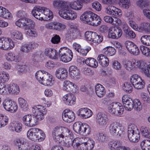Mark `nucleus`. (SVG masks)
<instances>
[{
	"label": "nucleus",
	"instance_id": "39",
	"mask_svg": "<svg viewBox=\"0 0 150 150\" xmlns=\"http://www.w3.org/2000/svg\"><path fill=\"white\" fill-rule=\"evenodd\" d=\"M11 37L14 39L21 40L23 39V35L21 33L16 30H13L11 31Z\"/></svg>",
	"mask_w": 150,
	"mask_h": 150
},
{
	"label": "nucleus",
	"instance_id": "62",
	"mask_svg": "<svg viewBox=\"0 0 150 150\" xmlns=\"http://www.w3.org/2000/svg\"><path fill=\"white\" fill-rule=\"evenodd\" d=\"M119 4L122 7L127 9L129 6V0H120Z\"/></svg>",
	"mask_w": 150,
	"mask_h": 150
},
{
	"label": "nucleus",
	"instance_id": "7",
	"mask_svg": "<svg viewBox=\"0 0 150 150\" xmlns=\"http://www.w3.org/2000/svg\"><path fill=\"white\" fill-rule=\"evenodd\" d=\"M45 108L41 105H38L37 106L32 108V110L34 114L36 120L40 121L44 118V113L45 112Z\"/></svg>",
	"mask_w": 150,
	"mask_h": 150
},
{
	"label": "nucleus",
	"instance_id": "63",
	"mask_svg": "<svg viewBox=\"0 0 150 150\" xmlns=\"http://www.w3.org/2000/svg\"><path fill=\"white\" fill-rule=\"evenodd\" d=\"M29 43L25 44L21 46L20 50L22 52L27 53L31 51Z\"/></svg>",
	"mask_w": 150,
	"mask_h": 150
},
{
	"label": "nucleus",
	"instance_id": "22",
	"mask_svg": "<svg viewBox=\"0 0 150 150\" xmlns=\"http://www.w3.org/2000/svg\"><path fill=\"white\" fill-rule=\"evenodd\" d=\"M44 75V77L41 84L46 86H52L54 83V80L53 76L47 72H46V74Z\"/></svg>",
	"mask_w": 150,
	"mask_h": 150
},
{
	"label": "nucleus",
	"instance_id": "32",
	"mask_svg": "<svg viewBox=\"0 0 150 150\" xmlns=\"http://www.w3.org/2000/svg\"><path fill=\"white\" fill-rule=\"evenodd\" d=\"M91 131V129L88 125L86 124H83L82 123L81 129L78 134L86 135L89 134Z\"/></svg>",
	"mask_w": 150,
	"mask_h": 150
},
{
	"label": "nucleus",
	"instance_id": "47",
	"mask_svg": "<svg viewBox=\"0 0 150 150\" xmlns=\"http://www.w3.org/2000/svg\"><path fill=\"white\" fill-rule=\"evenodd\" d=\"M140 137V133L138 131V133H135L132 136L128 138L129 140L133 143H137L139 140Z\"/></svg>",
	"mask_w": 150,
	"mask_h": 150
},
{
	"label": "nucleus",
	"instance_id": "57",
	"mask_svg": "<svg viewBox=\"0 0 150 150\" xmlns=\"http://www.w3.org/2000/svg\"><path fill=\"white\" fill-rule=\"evenodd\" d=\"M137 64L136 65L139 67V68L141 69L142 71L144 73L148 66L147 64L142 61H139L137 62Z\"/></svg>",
	"mask_w": 150,
	"mask_h": 150
},
{
	"label": "nucleus",
	"instance_id": "61",
	"mask_svg": "<svg viewBox=\"0 0 150 150\" xmlns=\"http://www.w3.org/2000/svg\"><path fill=\"white\" fill-rule=\"evenodd\" d=\"M121 145V142L120 141H117L116 142H110L109 146L111 150H115L118 149Z\"/></svg>",
	"mask_w": 150,
	"mask_h": 150
},
{
	"label": "nucleus",
	"instance_id": "18",
	"mask_svg": "<svg viewBox=\"0 0 150 150\" xmlns=\"http://www.w3.org/2000/svg\"><path fill=\"white\" fill-rule=\"evenodd\" d=\"M76 114L80 118L82 119H86L92 116V112L89 109L82 108L80 109L77 111Z\"/></svg>",
	"mask_w": 150,
	"mask_h": 150
},
{
	"label": "nucleus",
	"instance_id": "10",
	"mask_svg": "<svg viewBox=\"0 0 150 150\" xmlns=\"http://www.w3.org/2000/svg\"><path fill=\"white\" fill-rule=\"evenodd\" d=\"M22 120L23 124L28 127H33L37 124V120L33 115H26L23 117Z\"/></svg>",
	"mask_w": 150,
	"mask_h": 150
},
{
	"label": "nucleus",
	"instance_id": "8",
	"mask_svg": "<svg viewBox=\"0 0 150 150\" xmlns=\"http://www.w3.org/2000/svg\"><path fill=\"white\" fill-rule=\"evenodd\" d=\"M15 46L14 42L10 38L0 37V48L4 50H9Z\"/></svg>",
	"mask_w": 150,
	"mask_h": 150
},
{
	"label": "nucleus",
	"instance_id": "43",
	"mask_svg": "<svg viewBox=\"0 0 150 150\" xmlns=\"http://www.w3.org/2000/svg\"><path fill=\"white\" fill-rule=\"evenodd\" d=\"M133 108L135 110L137 111H140L142 108V105L140 101L138 99L134 100Z\"/></svg>",
	"mask_w": 150,
	"mask_h": 150
},
{
	"label": "nucleus",
	"instance_id": "31",
	"mask_svg": "<svg viewBox=\"0 0 150 150\" xmlns=\"http://www.w3.org/2000/svg\"><path fill=\"white\" fill-rule=\"evenodd\" d=\"M42 12L43 14V16H45V20H47L52 19L53 17V15L52 11L46 7H42Z\"/></svg>",
	"mask_w": 150,
	"mask_h": 150
},
{
	"label": "nucleus",
	"instance_id": "41",
	"mask_svg": "<svg viewBox=\"0 0 150 150\" xmlns=\"http://www.w3.org/2000/svg\"><path fill=\"white\" fill-rule=\"evenodd\" d=\"M9 79V75L6 72H3L0 74V83L2 84L7 82Z\"/></svg>",
	"mask_w": 150,
	"mask_h": 150
},
{
	"label": "nucleus",
	"instance_id": "45",
	"mask_svg": "<svg viewBox=\"0 0 150 150\" xmlns=\"http://www.w3.org/2000/svg\"><path fill=\"white\" fill-rule=\"evenodd\" d=\"M142 150H150V140H146L143 141L140 144Z\"/></svg>",
	"mask_w": 150,
	"mask_h": 150
},
{
	"label": "nucleus",
	"instance_id": "44",
	"mask_svg": "<svg viewBox=\"0 0 150 150\" xmlns=\"http://www.w3.org/2000/svg\"><path fill=\"white\" fill-rule=\"evenodd\" d=\"M149 23H143L141 24L138 28V30L139 32H142L144 31H149Z\"/></svg>",
	"mask_w": 150,
	"mask_h": 150
},
{
	"label": "nucleus",
	"instance_id": "29",
	"mask_svg": "<svg viewBox=\"0 0 150 150\" xmlns=\"http://www.w3.org/2000/svg\"><path fill=\"white\" fill-rule=\"evenodd\" d=\"M95 92L97 96L100 98L102 97L105 93V88L102 85L99 84L96 85Z\"/></svg>",
	"mask_w": 150,
	"mask_h": 150
},
{
	"label": "nucleus",
	"instance_id": "49",
	"mask_svg": "<svg viewBox=\"0 0 150 150\" xmlns=\"http://www.w3.org/2000/svg\"><path fill=\"white\" fill-rule=\"evenodd\" d=\"M46 71L44 73L41 71H37L35 74V76L37 79L41 83H42L44 77V75L46 74Z\"/></svg>",
	"mask_w": 150,
	"mask_h": 150
},
{
	"label": "nucleus",
	"instance_id": "9",
	"mask_svg": "<svg viewBox=\"0 0 150 150\" xmlns=\"http://www.w3.org/2000/svg\"><path fill=\"white\" fill-rule=\"evenodd\" d=\"M125 45L127 50L131 54L135 55H138L139 54V50L134 42L127 40L125 42Z\"/></svg>",
	"mask_w": 150,
	"mask_h": 150
},
{
	"label": "nucleus",
	"instance_id": "36",
	"mask_svg": "<svg viewBox=\"0 0 150 150\" xmlns=\"http://www.w3.org/2000/svg\"><path fill=\"white\" fill-rule=\"evenodd\" d=\"M136 126L134 125L131 124L128 125L127 130V135L128 138L135 134V133H138V131H136Z\"/></svg>",
	"mask_w": 150,
	"mask_h": 150
},
{
	"label": "nucleus",
	"instance_id": "23",
	"mask_svg": "<svg viewBox=\"0 0 150 150\" xmlns=\"http://www.w3.org/2000/svg\"><path fill=\"white\" fill-rule=\"evenodd\" d=\"M6 89L8 92L10 94H17L19 91V88L18 85L15 83H12L7 86Z\"/></svg>",
	"mask_w": 150,
	"mask_h": 150
},
{
	"label": "nucleus",
	"instance_id": "17",
	"mask_svg": "<svg viewBox=\"0 0 150 150\" xmlns=\"http://www.w3.org/2000/svg\"><path fill=\"white\" fill-rule=\"evenodd\" d=\"M4 108L6 110L11 112H15L17 110V105L12 103L11 100H5L3 103Z\"/></svg>",
	"mask_w": 150,
	"mask_h": 150
},
{
	"label": "nucleus",
	"instance_id": "53",
	"mask_svg": "<svg viewBox=\"0 0 150 150\" xmlns=\"http://www.w3.org/2000/svg\"><path fill=\"white\" fill-rule=\"evenodd\" d=\"M62 130L60 137L62 138L64 137H67L71 135V132L68 128L62 127Z\"/></svg>",
	"mask_w": 150,
	"mask_h": 150
},
{
	"label": "nucleus",
	"instance_id": "26",
	"mask_svg": "<svg viewBox=\"0 0 150 150\" xmlns=\"http://www.w3.org/2000/svg\"><path fill=\"white\" fill-rule=\"evenodd\" d=\"M81 60L83 63H85L87 65L93 68H96L98 65V63L96 59L92 58H88L85 60L83 58H81Z\"/></svg>",
	"mask_w": 150,
	"mask_h": 150
},
{
	"label": "nucleus",
	"instance_id": "54",
	"mask_svg": "<svg viewBox=\"0 0 150 150\" xmlns=\"http://www.w3.org/2000/svg\"><path fill=\"white\" fill-rule=\"evenodd\" d=\"M122 88L124 91L128 93H131L133 90L132 86L130 83H124Z\"/></svg>",
	"mask_w": 150,
	"mask_h": 150
},
{
	"label": "nucleus",
	"instance_id": "35",
	"mask_svg": "<svg viewBox=\"0 0 150 150\" xmlns=\"http://www.w3.org/2000/svg\"><path fill=\"white\" fill-rule=\"evenodd\" d=\"M19 105L22 110L25 111L28 109V106L27 101L22 98H19L18 99Z\"/></svg>",
	"mask_w": 150,
	"mask_h": 150
},
{
	"label": "nucleus",
	"instance_id": "11",
	"mask_svg": "<svg viewBox=\"0 0 150 150\" xmlns=\"http://www.w3.org/2000/svg\"><path fill=\"white\" fill-rule=\"evenodd\" d=\"M122 34V32L120 28L114 27L109 29L108 37L112 39H117L121 36Z\"/></svg>",
	"mask_w": 150,
	"mask_h": 150
},
{
	"label": "nucleus",
	"instance_id": "28",
	"mask_svg": "<svg viewBox=\"0 0 150 150\" xmlns=\"http://www.w3.org/2000/svg\"><path fill=\"white\" fill-rule=\"evenodd\" d=\"M98 60L99 64L103 67H106L109 64V61L108 58L103 54L98 56Z\"/></svg>",
	"mask_w": 150,
	"mask_h": 150
},
{
	"label": "nucleus",
	"instance_id": "12",
	"mask_svg": "<svg viewBox=\"0 0 150 150\" xmlns=\"http://www.w3.org/2000/svg\"><path fill=\"white\" fill-rule=\"evenodd\" d=\"M108 121V117L105 114L99 112L97 114L96 122L98 126L103 127L107 125Z\"/></svg>",
	"mask_w": 150,
	"mask_h": 150
},
{
	"label": "nucleus",
	"instance_id": "37",
	"mask_svg": "<svg viewBox=\"0 0 150 150\" xmlns=\"http://www.w3.org/2000/svg\"><path fill=\"white\" fill-rule=\"evenodd\" d=\"M76 26L71 25L70 28L68 29L66 35L68 37H71L73 38H76L75 35V32L76 31Z\"/></svg>",
	"mask_w": 150,
	"mask_h": 150
},
{
	"label": "nucleus",
	"instance_id": "60",
	"mask_svg": "<svg viewBox=\"0 0 150 150\" xmlns=\"http://www.w3.org/2000/svg\"><path fill=\"white\" fill-rule=\"evenodd\" d=\"M25 25V31L28 30V29H30L33 28L34 25V24L33 21L30 19L27 18Z\"/></svg>",
	"mask_w": 150,
	"mask_h": 150
},
{
	"label": "nucleus",
	"instance_id": "55",
	"mask_svg": "<svg viewBox=\"0 0 150 150\" xmlns=\"http://www.w3.org/2000/svg\"><path fill=\"white\" fill-rule=\"evenodd\" d=\"M145 83L142 79L139 82H137L136 84H134L133 86L136 89L138 90L143 89L145 86Z\"/></svg>",
	"mask_w": 150,
	"mask_h": 150
},
{
	"label": "nucleus",
	"instance_id": "15",
	"mask_svg": "<svg viewBox=\"0 0 150 150\" xmlns=\"http://www.w3.org/2000/svg\"><path fill=\"white\" fill-rule=\"evenodd\" d=\"M105 12L108 15L119 17L122 15V11L114 6L109 5L106 7Z\"/></svg>",
	"mask_w": 150,
	"mask_h": 150
},
{
	"label": "nucleus",
	"instance_id": "42",
	"mask_svg": "<svg viewBox=\"0 0 150 150\" xmlns=\"http://www.w3.org/2000/svg\"><path fill=\"white\" fill-rule=\"evenodd\" d=\"M104 51L105 54L109 56L113 55L116 52V50L114 47H110L104 49Z\"/></svg>",
	"mask_w": 150,
	"mask_h": 150
},
{
	"label": "nucleus",
	"instance_id": "27",
	"mask_svg": "<svg viewBox=\"0 0 150 150\" xmlns=\"http://www.w3.org/2000/svg\"><path fill=\"white\" fill-rule=\"evenodd\" d=\"M62 127L58 126L55 127L52 131V136L53 139L55 141L57 140V139L60 137L61 132L62 130Z\"/></svg>",
	"mask_w": 150,
	"mask_h": 150
},
{
	"label": "nucleus",
	"instance_id": "56",
	"mask_svg": "<svg viewBox=\"0 0 150 150\" xmlns=\"http://www.w3.org/2000/svg\"><path fill=\"white\" fill-rule=\"evenodd\" d=\"M142 79V78L138 75L135 74L133 75L131 77L130 81L133 85L136 84L137 82H139Z\"/></svg>",
	"mask_w": 150,
	"mask_h": 150
},
{
	"label": "nucleus",
	"instance_id": "14",
	"mask_svg": "<svg viewBox=\"0 0 150 150\" xmlns=\"http://www.w3.org/2000/svg\"><path fill=\"white\" fill-rule=\"evenodd\" d=\"M62 117L63 120L65 122L70 123L74 120L75 117L73 111L67 109L63 112Z\"/></svg>",
	"mask_w": 150,
	"mask_h": 150
},
{
	"label": "nucleus",
	"instance_id": "13",
	"mask_svg": "<svg viewBox=\"0 0 150 150\" xmlns=\"http://www.w3.org/2000/svg\"><path fill=\"white\" fill-rule=\"evenodd\" d=\"M45 27L47 29L61 31L65 28L66 26L62 23L54 22L46 24Z\"/></svg>",
	"mask_w": 150,
	"mask_h": 150
},
{
	"label": "nucleus",
	"instance_id": "19",
	"mask_svg": "<svg viewBox=\"0 0 150 150\" xmlns=\"http://www.w3.org/2000/svg\"><path fill=\"white\" fill-rule=\"evenodd\" d=\"M42 7L37 6H35L31 11L32 14L36 19L40 20L44 19L43 14L42 12Z\"/></svg>",
	"mask_w": 150,
	"mask_h": 150
},
{
	"label": "nucleus",
	"instance_id": "5",
	"mask_svg": "<svg viewBox=\"0 0 150 150\" xmlns=\"http://www.w3.org/2000/svg\"><path fill=\"white\" fill-rule=\"evenodd\" d=\"M58 55L60 60L64 62H68L71 61L73 57V54L71 50L67 47L61 48L58 52Z\"/></svg>",
	"mask_w": 150,
	"mask_h": 150
},
{
	"label": "nucleus",
	"instance_id": "50",
	"mask_svg": "<svg viewBox=\"0 0 150 150\" xmlns=\"http://www.w3.org/2000/svg\"><path fill=\"white\" fill-rule=\"evenodd\" d=\"M140 50L142 54L146 57L150 56V49L146 47L141 45L140 47Z\"/></svg>",
	"mask_w": 150,
	"mask_h": 150
},
{
	"label": "nucleus",
	"instance_id": "33",
	"mask_svg": "<svg viewBox=\"0 0 150 150\" xmlns=\"http://www.w3.org/2000/svg\"><path fill=\"white\" fill-rule=\"evenodd\" d=\"M67 4L69 7L70 10H71L70 8L75 10H79L81 8L82 6L81 3L78 2L77 0V1H74L71 3H67Z\"/></svg>",
	"mask_w": 150,
	"mask_h": 150
},
{
	"label": "nucleus",
	"instance_id": "34",
	"mask_svg": "<svg viewBox=\"0 0 150 150\" xmlns=\"http://www.w3.org/2000/svg\"><path fill=\"white\" fill-rule=\"evenodd\" d=\"M85 141V143L86 145L87 150H92L94 146V142L88 137L83 138Z\"/></svg>",
	"mask_w": 150,
	"mask_h": 150
},
{
	"label": "nucleus",
	"instance_id": "4",
	"mask_svg": "<svg viewBox=\"0 0 150 150\" xmlns=\"http://www.w3.org/2000/svg\"><path fill=\"white\" fill-rule=\"evenodd\" d=\"M109 129L110 134L114 136H122L125 133L124 127L118 122H113L111 124Z\"/></svg>",
	"mask_w": 150,
	"mask_h": 150
},
{
	"label": "nucleus",
	"instance_id": "16",
	"mask_svg": "<svg viewBox=\"0 0 150 150\" xmlns=\"http://www.w3.org/2000/svg\"><path fill=\"white\" fill-rule=\"evenodd\" d=\"M122 101L125 109L131 111L133 108L134 100L127 95H124L122 97Z\"/></svg>",
	"mask_w": 150,
	"mask_h": 150
},
{
	"label": "nucleus",
	"instance_id": "21",
	"mask_svg": "<svg viewBox=\"0 0 150 150\" xmlns=\"http://www.w3.org/2000/svg\"><path fill=\"white\" fill-rule=\"evenodd\" d=\"M55 76L57 78L61 80H65L68 76V71L66 69L60 68L55 72Z\"/></svg>",
	"mask_w": 150,
	"mask_h": 150
},
{
	"label": "nucleus",
	"instance_id": "1",
	"mask_svg": "<svg viewBox=\"0 0 150 150\" xmlns=\"http://www.w3.org/2000/svg\"><path fill=\"white\" fill-rule=\"evenodd\" d=\"M53 5L55 8H59L61 7L62 8V10L60 11L59 13L60 16L63 18L68 20H72L76 18V13L69 9V7L67 2L54 1Z\"/></svg>",
	"mask_w": 150,
	"mask_h": 150
},
{
	"label": "nucleus",
	"instance_id": "3",
	"mask_svg": "<svg viewBox=\"0 0 150 150\" xmlns=\"http://www.w3.org/2000/svg\"><path fill=\"white\" fill-rule=\"evenodd\" d=\"M27 135L30 139L35 142L43 141L45 137V134L42 131L35 128L30 129L27 132Z\"/></svg>",
	"mask_w": 150,
	"mask_h": 150
},
{
	"label": "nucleus",
	"instance_id": "38",
	"mask_svg": "<svg viewBox=\"0 0 150 150\" xmlns=\"http://www.w3.org/2000/svg\"><path fill=\"white\" fill-rule=\"evenodd\" d=\"M10 13L5 8L0 6V16L7 18L10 17Z\"/></svg>",
	"mask_w": 150,
	"mask_h": 150
},
{
	"label": "nucleus",
	"instance_id": "46",
	"mask_svg": "<svg viewBox=\"0 0 150 150\" xmlns=\"http://www.w3.org/2000/svg\"><path fill=\"white\" fill-rule=\"evenodd\" d=\"M137 4L141 8L147 7L150 4V1L148 0H139L137 1Z\"/></svg>",
	"mask_w": 150,
	"mask_h": 150
},
{
	"label": "nucleus",
	"instance_id": "24",
	"mask_svg": "<svg viewBox=\"0 0 150 150\" xmlns=\"http://www.w3.org/2000/svg\"><path fill=\"white\" fill-rule=\"evenodd\" d=\"M77 88V86L76 85L69 81L66 80L64 82L63 89L64 91L70 92L74 88L76 89Z\"/></svg>",
	"mask_w": 150,
	"mask_h": 150
},
{
	"label": "nucleus",
	"instance_id": "64",
	"mask_svg": "<svg viewBox=\"0 0 150 150\" xmlns=\"http://www.w3.org/2000/svg\"><path fill=\"white\" fill-rule=\"evenodd\" d=\"M92 8L96 11H100L101 10V5L99 2L95 1L92 4Z\"/></svg>",
	"mask_w": 150,
	"mask_h": 150
},
{
	"label": "nucleus",
	"instance_id": "40",
	"mask_svg": "<svg viewBox=\"0 0 150 150\" xmlns=\"http://www.w3.org/2000/svg\"><path fill=\"white\" fill-rule=\"evenodd\" d=\"M8 117L0 113V127L6 125L8 123Z\"/></svg>",
	"mask_w": 150,
	"mask_h": 150
},
{
	"label": "nucleus",
	"instance_id": "58",
	"mask_svg": "<svg viewBox=\"0 0 150 150\" xmlns=\"http://www.w3.org/2000/svg\"><path fill=\"white\" fill-rule=\"evenodd\" d=\"M82 124V123L80 122H75L73 126V128L74 131L77 133H78L80 129H81Z\"/></svg>",
	"mask_w": 150,
	"mask_h": 150
},
{
	"label": "nucleus",
	"instance_id": "51",
	"mask_svg": "<svg viewBox=\"0 0 150 150\" xmlns=\"http://www.w3.org/2000/svg\"><path fill=\"white\" fill-rule=\"evenodd\" d=\"M141 40L143 44L146 45H150V35H146L142 36L141 38Z\"/></svg>",
	"mask_w": 150,
	"mask_h": 150
},
{
	"label": "nucleus",
	"instance_id": "59",
	"mask_svg": "<svg viewBox=\"0 0 150 150\" xmlns=\"http://www.w3.org/2000/svg\"><path fill=\"white\" fill-rule=\"evenodd\" d=\"M96 136L98 140L100 142H104L106 141L108 138L106 135L103 133H98L97 134Z\"/></svg>",
	"mask_w": 150,
	"mask_h": 150
},
{
	"label": "nucleus",
	"instance_id": "20",
	"mask_svg": "<svg viewBox=\"0 0 150 150\" xmlns=\"http://www.w3.org/2000/svg\"><path fill=\"white\" fill-rule=\"evenodd\" d=\"M62 99L65 104L71 105L75 103L76 97L72 93H68L64 96Z\"/></svg>",
	"mask_w": 150,
	"mask_h": 150
},
{
	"label": "nucleus",
	"instance_id": "2",
	"mask_svg": "<svg viewBox=\"0 0 150 150\" xmlns=\"http://www.w3.org/2000/svg\"><path fill=\"white\" fill-rule=\"evenodd\" d=\"M80 19L84 23L93 26L99 25L101 21L99 16L90 11L84 12L80 17Z\"/></svg>",
	"mask_w": 150,
	"mask_h": 150
},
{
	"label": "nucleus",
	"instance_id": "52",
	"mask_svg": "<svg viewBox=\"0 0 150 150\" xmlns=\"http://www.w3.org/2000/svg\"><path fill=\"white\" fill-rule=\"evenodd\" d=\"M83 140V138H76L74 139L72 141V146L75 149H78V147H79L81 141Z\"/></svg>",
	"mask_w": 150,
	"mask_h": 150
},
{
	"label": "nucleus",
	"instance_id": "30",
	"mask_svg": "<svg viewBox=\"0 0 150 150\" xmlns=\"http://www.w3.org/2000/svg\"><path fill=\"white\" fill-rule=\"evenodd\" d=\"M69 71L71 77L73 79L77 78L78 76L80 74V71L75 66H70Z\"/></svg>",
	"mask_w": 150,
	"mask_h": 150
},
{
	"label": "nucleus",
	"instance_id": "25",
	"mask_svg": "<svg viewBox=\"0 0 150 150\" xmlns=\"http://www.w3.org/2000/svg\"><path fill=\"white\" fill-rule=\"evenodd\" d=\"M45 54L49 57L53 59H56L58 56L57 51L54 49H46Z\"/></svg>",
	"mask_w": 150,
	"mask_h": 150
},
{
	"label": "nucleus",
	"instance_id": "6",
	"mask_svg": "<svg viewBox=\"0 0 150 150\" xmlns=\"http://www.w3.org/2000/svg\"><path fill=\"white\" fill-rule=\"evenodd\" d=\"M108 110L111 114L118 115L122 113L124 109L121 104L116 102L111 103L108 107Z\"/></svg>",
	"mask_w": 150,
	"mask_h": 150
},
{
	"label": "nucleus",
	"instance_id": "48",
	"mask_svg": "<svg viewBox=\"0 0 150 150\" xmlns=\"http://www.w3.org/2000/svg\"><path fill=\"white\" fill-rule=\"evenodd\" d=\"M140 131L142 135L150 139V130L146 127H142L140 129Z\"/></svg>",
	"mask_w": 150,
	"mask_h": 150
}]
</instances>
